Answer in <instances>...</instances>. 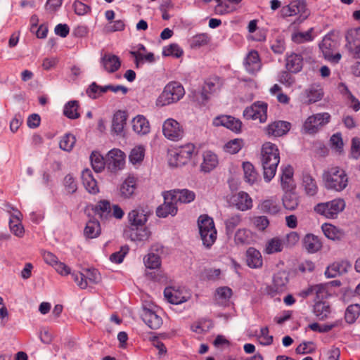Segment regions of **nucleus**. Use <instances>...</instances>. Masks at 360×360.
<instances>
[{
  "label": "nucleus",
  "instance_id": "nucleus-24",
  "mask_svg": "<svg viewBox=\"0 0 360 360\" xmlns=\"http://www.w3.org/2000/svg\"><path fill=\"white\" fill-rule=\"evenodd\" d=\"M165 299L171 304H179L186 301L183 291L174 287L166 288L164 290Z\"/></svg>",
  "mask_w": 360,
  "mask_h": 360
},
{
  "label": "nucleus",
  "instance_id": "nucleus-33",
  "mask_svg": "<svg viewBox=\"0 0 360 360\" xmlns=\"http://www.w3.org/2000/svg\"><path fill=\"white\" fill-rule=\"evenodd\" d=\"M332 43L333 41L330 38H325L320 45V49H321L325 58L333 63H337L340 60L341 55L339 53L334 55L332 53L329 49L332 46Z\"/></svg>",
  "mask_w": 360,
  "mask_h": 360
},
{
  "label": "nucleus",
  "instance_id": "nucleus-59",
  "mask_svg": "<svg viewBox=\"0 0 360 360\" xmlns=\"http://www.w3.org/2000/svg\"><path fill=\"white\" fill-rule=\"evenodd\" d=\"M242 146L243 141L239 139H235L225 144L224 150L231 154H236L241 149Z\"/></svg>",
  "mask_w": 360,
  "mask_h": 360
},
{
  "label": "nucleus",
  "instance_id": "nucleus-41",
  "mask_svg": "<svg viewBox=\"0 0 360 360\" xmlns=\"http://www.w3.org/2000/svg\"><path fill=\"white\" fill-rule=\"evenodd\" d=\"M129 221L130 222L129 226H144L145 222L147 221V217L143 213V210H134L128 214Z\"/></svg>",
  "mask_w": 360,
  "mask_h": 360
},
{
  "label": "nucleus",
  "instance_id": "nucleus-4",
  "mask_svg": "<svg viewBox=\"0 0 360 360\" xmlns=\"http://www.w3.org/2000/svg\"><path fill=\"white\" fill-rule=\"evenodd\" d=\"M198 226L203 245L210 248L216 241L217 235L212 218L207 214L200 215L198 219Z\"/></svg>",
  "mask_w": 360,
  "mask_h": 360
},
{
  "label": "nucleus",
  "instance_id": "nucleus-56",
  "mask_svg": "<svg viewBox=\"0 0 360 360\" xmlns=\"http://www.w3.org/2000/svg\"><path fill=\"white\" fill-rule=\"evenodd\" d=\"M250 221L258 231H264L269 225V221L265 216H257L250 218Z\"/></svg>",
  "mask_w": 360,
  "mask_h": 360
},
{
  "label": "nucleus",
  "instance_id": "nucleus-28",
  "mask_svg": "<svg viewBox=\"0 0 360 360\" xmlns=\"http://www.w3.org/2000/svg\"><path fill=\"white\" fill-rule=\"evenodd\" d=\"M246 263L250 268H260L263 264L260 252L254 248H249L246 251Z\"/></svg>",
  "mask_w": 360,
  "mask_h": 360
},
{
  "label": "nucleus",
  "instance_id": "nucleus-20",
  "mask_svg": "<svg viewBox=\"0 0 360 360\" xmlns=\"http://www.w3.org/2000/svg\"><path fill=\"white\" fill-rule=\"evenodd\" d=\"M293 168L288 165L283 169L281 177V187L284 192L293 191L296 188V184L293 179Z\"/></svg>",
  "mask_w": 360,
  "mask_h": 360
},
{
  "label": "nucleus",
  "instance_id": "nucleus-7",
  "mask_svg": "<svg viewBox=\"0 0 360 360\" xmlns=\"http://www.w3.org/2000/svg\"><path fill=\"white\" fill-rule=\"evenodd\" d=\"M309 13L307 4L304 0H293L289 4L283 6L280 11L282 18L300 15V18H302V20H305Z\"/></svg>",
  "mask_w": 360,
  "mask_h": 360
},
{
  "label": "nucleus",
  "instance_id": "nucleus-53",
  "mask_svg": "<svg viewBox=\"0 0 360 360\" xmlns=\"http://www.w3.org/2000/svg\"><path fill=\"white\" fill-rule=\"evenodd\" d=\"M91 166L96 172H101L105 167L103 156L97 152H93L90 156Z\"/></svg>",
  "mask_w": 360,
  "mask_h": 360
},
{
  "label": "nucleus",
  "instance_id": "nucleus-54",
  "mask_svg": "<svg viewBox=\"0 0 360 360\" xmlns=\"http://www.w3.org/2000/svg\"><path fill=\"white\" fill-rule=\"evenodd\" d=\"M360 314V305L352 304L349 305L345 312V320L349 323H352L359 317Z\"/></svg>",
  "mask_w": 360,
  "mask_h": 360
},
{
  "label": "nucleus",
  "instance_id": "nucleus-21",
  "mask_svg": "<svg viewBox=\"0 0 360 360\" xmlns=\"http://www.w3.org/2000/svg\"><path fill=\"white\" fill-rule=\"evenodd\" d=\"M290 129V123L285 121H276L268 125L266 131L269 136L278 137L285 135Z\"/></svg>",
  "mask_w": 360,
  "mask_h": 360
},
{
  "label": "nucleus",
  "instance_id": "nucleus-52",
  "mask_svg": "<svg viewBox=\"0 0 360 360\" xmlns=\"http://www.w3.org/2000/svg\"><path fill=\"white\" fill-rule=\"evenodd\" d=\"M145 155V148L141 146L134 147L129 155V160L133 165L140 164Z\"/></svg>",
  "mask_w": 360,
  "mask_h": 360
},
{
  "label": "nucleus",
  "instance_id": "nucleus-43",
  "mask_svg": "<svg viewBox=\"0 0 360 360\" xmlns=\"http://www.w3.org/2000/svg\"><path fill=\"white\" fill-rule=\"evenodd\" d=\"M127 121V115L123 111H117L113 117L112 129L115 133L119 134L122 131Z\"/></svg>",
  "mask_w": 360,
  "mask_h": 360
},
{
  "label": "nucleus",
  "instance_id": "nucleus-15",
  "mask_svg": "<svg viewBox=\"0 0 360 360\" xmlns=\"http://www.w3.org/2000/svg\"><path fill=\"white\" fill-rule=\"evenodd\" d=\"M288 283V274L285 271H278L273 278V283L269 287L268 292L271 296L286 290Z\"/></svg>",
  "mask_w": 360,
  "mask_h": 360
},
{
  "label": "nucleus",
  "instance_id": "nucleus-31",
  "mask_svg": "<svg viewBox=\"0 0 360 360\" xmlns=\"http://www.w3.org/2000/svg\"><path fill=\"white\" fill-rule=\"evenodd\" d=\"M136 189V179L127 177L120 186V195L124 198H129L134 195Z\"/></svg>",
  "mask_w": 360,
  "mask_h": 360
},
{
  "label": "nucleus",
  "instance_id": "nucleus-29",
  "mask_svg": "<svg viewBox=\"0 0 360 360\" xmlns=\"http://www.w3.org/2000/svg\"><path fill=\"white\" fill-rule=\"evenodd\" d=\"M132 128L136 133L141 135L147 134L150 129L148 120L140 115L132 120Z\"/></svg>",
  "mask_w": 360,
  "mask_h": 360
},
{
  "label": "nucleus",
  "instance_id": "nucleus-25",
  "mask_svg": "<svg viewBox=\"0 0 360 360\" xmlns=\"http://www.w3.org/2000/svg\"><path fill=\"white\" fill-rule=\"evenodd\" d=\"M101 64L105 71L112 73L119 70L121 61L117 56L105 53L101 58Z\"/></svg>",
  "mask_w": 360,
  "mask_h": 360
},
{
  "label": "nucleus",
  "instance_id": "nucleus-61",
  "mask_svg": "<svg viewBox=\"0 0 360 360\" xmlns=\"http://www.w3.org/2000/svg\"><path fill=\"white\" fill-rule=\"evenodd\" d=\"M183 54V50L176 44H172L163 49V55L165 56H174L179 58Z\"/></svg>",
  "mask_w": 360,
  "mask_h": 360
},
{
  "label": "nucleus",
  "instance_id": "nucleus-44",
  "mask_svg": "<svg viewBox=\"0 0 360 360\" xmlns=\"http://www.w3.org/2000/svg\"><path fill=\"white\" fill-rule=\"evenodd\" d=\"M231 296L232 290L229 287H220L216 290L215 299L219 304H226Z\"/></svg>",
  "mask_w": 360,
  "mask_h": 360
},
{
  "label": "nucleus",
  "instance_id": "nucleus-18",
  "mask_svg": "<svg viewBox=\"0 0 360 360\" xmlns=\"http://www.w3.org/2000/svg\"><path fill=\"white\" fill-rule=\"evenodd\" d=\"M230 203L240 211H246L252 207V198L243 191L233 195L230 198Z\"/></svg>",
  "mask_w": 360,
  "mask_h": 360
},
{
  "label": "nucleus",
  "instance_id": "nucleus-58",
  "mask_svg": "<svg viewBox=\"0 0 360 360\" xmlns=\"http://www.w3.org/2000/svg\"><path fill=\"white\" fill-rule=\"evenodd\" d=\"M75 142L76 139L72 134H65L60 141V148L62 150L70 151L72 149Z\"/></svg>",
  "mask_w": 360,
  "mask_h": 360
},
{
  "label": "nucleus",
  "instance_id": "nucleus-39",
  "mask_svg": "<svg viewBox=\"0 0 360 360\" xmlns=\"http://www.w3.org/2000/svg\"><path fill=\"white\" fill-rule=\"evenodd\" d=\"M286 68L292 72H297L302 68V58L296 53L290 54L286 59Z\"/></svg>",
  "mask_w": 360,
  "mask_h": 360
},
{
  "label": "nucleus",
  "instance_id": "nucleus-17",
  "mask_svg": "<svg viewBox=\"0 0 360 360\" xmlns=\"http://www.w3.org/2000/svg\"><path fill=\"white\" fill-rule=\"evenodd\" d=\"M124 235L132 241H146L149 238L150 232L144 226H129L124 229Z\"/></svg>",
  "mask_w": 360,
  "mask_h": 360
},
{
  "label": "nucleus",
  "instance_id": "nucleus-47",
  "mask_svg": "<svg viewBox=\"0 0 360 360\" xmlns=\"http://www.w3.org/2000/svg\"><path fill=\"white\" fill-rule=\"evenodd\" d=\"M243 168L244 172V179L246 182L250 185L253 184L257 179L258 175L254 166L249 162H243Z\"/></svg>",
  "mask_w": 360,
  "mask_h": 360
},
{
  "label": "nucleus",
  "instance_id": "nucleus-9",
  "mask_svg": "<svg viewBox=\"0 0 360 360\" xmlns=\"http://www.w3.org/2000/svg\"><path fill=\"white\" fill-rule=\"evenodd\" d=\"M162 134L166 139L178 141L184 137V129L176 120L168 118L162 124Z\"/></svg>",
  "mask_w": 360,
  "mask_h": 360
},
{
  "label": "nucleus",
  "instance_id": "nucleus-13",
  "mask_svg": "<svg viewBox=\"0 0 360 360\" xmlns=\"http://www.w3.org/2000/svg\"><path fill=\"white\" fill-rule=\"evenodd\" d=\"M164 203L160 205L156 211L157 215L160 217H166L169 214L175 215L177 212L176 202L171 191H166L163 193Z\"/></svg>",
  "mask_w": 360,
  "mask_h": 360
},
{
  "label": "nucleus",
  "instance_id": "nucleus-46",
  "mask_svg": "<svg viewBox=\"0 0 360 360\" xmlns=\"http://www.w3.org/2000/svg\"><path fill=\"white\" fill-rule=\"evenodd\" d=\"M79 104L77 101H69L64 108V115L70 119H77L79 117Z\"/></svg>",
  "mask_w": 360,
  "mask_h": 360
},
{
  "label": "nucleus",
  "instance_id": "nucleus-34",
  "mask_svg": "<svg viewBox=\"0 0 360 360\" xmlns=\"http://www.w3.org/2000/svg\"><path fill=\"white\" fill-rule=\"evenodd\" d=\"M173 194L175 202L181 203H189L194 200L195 194L188 189L170 191Z\"/></svg>",
  "mask_w": 360,
  "mask_h": 360
},
{
  "label": "nucleus",
  "instance_id": "nucleus-10",
  "mask_svg": "<svg viewBox=\"0 0 360 360\" xmlns=\"http://www.w3.org/2000/svg\"><path fill=\"white\" fill-rule=\"evenodd\" d=\"M330 116L327 112L318 113L309 116L304 123L303 129L309 134H316L323 126L330 121Z\"/></svg>",
  "mask_w": 360,
  "mask_h": 360
},
{
  "label": "nucleus",
  "instance_id": "nucleus-30",
  "mask_svg": "<svg viewBox=\"0 0 360 360\" xmlns=\"http://www.w3.org/2000/svg\"><path fill=\"white\" fill-rule=\"evenodd\" d=\"M245 66L249 72L254 73L261 68V62L258 53L251 51L246 57Z\"/></svg>",
  "mask_w": 360,
  "mask_h": 360
},
{
  "label": "nucleus",
  "instance_id": "nucleus-57",
  "mask_svg": "<svg viewBox=\"0 0 360 360\" xmlns=\"http://www.w3.org/2000/svg\"><path fill=\"white\" fill-rule=\"evenodd\" d=\"M305 95L307 98L305 102L312 103L321 100L323 97V93L321 89L311 88L306 90Z\"/></svg>",
  "mask_w": 360,
  "mask_h": 360
},
{
  "label": "nucleus",
  "instance_id": "nucleus-12",
  "mask_svg": "<svg viewBox=\"0 0 360 360\" xmlns=\"http://www.w3.org/2000/svg\"><path fill=\"white\" fill-rule=\"evenodd\" d=\"M332 283H320L309 286L306 290L300 292V295L306 298L309 295H314L316 300L322 301L329 296V288L332 286Z\"/></svg>",
  "mask_w": 360,
  "mask_h": 360
},
{
  "label": "nucleus",
  "instance_id": "nucleus-63",
  "mask_svg": "<svg viewBox=\"0 0 360 360\" xmlns=\"http://www.w3.org/2000/svg\"><path fill=\"white\" fill-rule=\"evenodd\" d=\"M64 186L66 191L69 193H73L77 189V183L71 174H68L65 176Z\"/></svg>",
  "mask_w": 360,
  "mask_h": 360
},
{
  "label": "nucleus",
  "instance_id": "nucleus-60",
  "mask_svg": "<svg viewBox=\"0 0 360 360\" xmlns=\"http://www.w3.org/2000/svg\"><path fill=\"white\" fill-rule=\"evenodd\" d=\"M130 55L134 57L135 63L136 68H139V64L143 63V60H146L148 62H153L154 60V55L152 53H149L146 55H143L139 51H131L129 52Z\"/></svg>",
  "mask_w": 360,
  "mask_h": 360
},
{
  "label": "nucleus",
  "instance_id": "nucleus-3",
  "mask_svg": "<svg viewBox=\"0 0 360 360\" xmlns=\"http://www.w3.org/2000/svg\"><path fill=\"white\" fill-rule=\"evenodd\" d=\"M185 94L183 86L176 82L168 83L156 100V105L163 107L179 101Z\"/></svg>",
  "mask_w": 360,
  "mask_h": 360
},
{
  "label": "nucleus",
  "instance_id": "nucleus-6",
  "mask_svg": "<svg viewBox=\"0 0 360 360\" xmlns=\"http://www.w3.org/2000/svg\"><path fill=\"white\" fill-rule=\"evenodd\" d=\"M345 207L342 199H334L330 202L319 203L314 207V211L327 218H335Z\"/></svg>",
  "mask_w": 360,
  "mask_h": 360
},
{
  "label": "nucleus",
  "instance_id": "nucleus-2",
  "mask_svg": "<svg viewBox=\"0 0 360 360\" xmlns=\"http://www.w3.org/2000/svg\"><path fill=\"white\" fill-rule=\"evenodd\" d=\"M322 179L326 189L338 192L343 191L349 181L346 172L338 166L326 169L322 174Z\"/></svg>",
  "mask_w": 360,
  "mask_h": 360
},
{
  "label": "nucleus",
  "instance_id": "nucleus-50",
  "mask_svg": "<svg viewBox=\"0 0 360 360\" xmlns=\"http://www.w3.org/2000/svg\"><path fill=\"white\" fill-rule=\"evenodd\" d=\"M210 41V37L207 34H198L191 38L190 45L191 48L197 49L207 45Z\"/></svg>",
  "mask_w": 360,
  "mask_h": 360
},
{
  "label": "nucleus",
  "instance_id": "nucleus-35",
  "mask_svg": "<svg viewBox=\"0 0 360 360\" xmlns=\"http://www.w3.org/2000/svg\"><path fill=\"white\" fill-rule=\"evenodd\" d=\"M284 245L285 242L282 238L274 237L266 242L264 251L269 255L280 252L283 250Z\"/></svg>",
  "mask_w": 360,
  "mask_h": 360
},
{
  "label": "nucleus",
  "instance_id": "nucleus-64",
  "mask_svg": "<svg viewBox=\"0 0 360 360\" xmlns=\"http://www.w3.org/2000/svg\"><path fill=\"white\" fill-rule=\"evenodd\" d=\"M258 341L262 345H269L273 342V336L269 335L268 328L265 327L261 329Z\"/></svg>",
  "mask_w": 360,
  "mask_h": 360
},
{
  "label": "nucleus",
  "instance_id": "nucleus-26",
  "mask_svg": "<svg viewBox=\"0 0 360 360\" xmlns=\"http://www.w3.org/2000/svg\"><path fill=\"white\" fill-rule=\"evenodd\" d=\"M82 184L86 190L91 194L98 193L99 188L96 180L93 176L92 172L89 169L83 170L82 173Z\"/></svg>",
  "mask_w": 360,
  "mask_h": 360
},
{
  "label": "nucleus",
  "instance_id": "nucleus-23",
  "mask_svg": "<svg viewBox=\"0 0 360 360\" xmlns=\"http://www.w3.org/2000/svg\"><path fill=\"white\" fill-rule=\"evenodd\" d=\"M302 187L304 193L309 196H314L318 192V185L315 179L308 172H303L302 175Z\"/></svg>",
  "mask_w": 360,
  "mask_h": 360
},
{
  "label": "nucleus",
  "instance_id": "nucleus-55",
  "mask_svg": "<svg viewBox=\"0 0 360 360\" xmlns=\"http://www.w3.org/2000/svg\"><path fill=\"white\" fill-rule=\"evenodd\" d=\"M9 226L11 231L17 237L21 238L24 236L25 229L21 223V220L17 219H10Z\"/></svg>",
  "mask_w": 360,
  "mask_h": 360
},
{
  "label": "nucleus",
  "instance_id": "nucleus-5",
  "mask_svg": "<svg viewBox=\"0 0 360 360\" xmlns=\"http://www.w3.org/2000/svg\"><path fill=\"white\" fill-rule=\"evenodd\" d=\"M195 147L192 143H187L181 146L174 150H172L169 153L168 162L172 167H181L191 160L195 153Z\"/></svg>",
  "mask_w": 360,
  "mask_h": 360
},
{
  "label": "nucleus",
  "instance_id": "nucleus-19",
  "mask_svg": "<svg viewBox=\"0 0 360 360\" xmlns=\"http://www.w3.org/2000/svg\"><path fill=\"white\" fill-rule=\"evenodd\" d=\"M213 125L216 127L223 126L235 132H239L242 127L240 120L229 115H221L213 120Z\"/></svg>",
  "mask_w": 360,
  "mask_h": 360
},
{
  "label": "nucleus",
  "instance_id": "nucleus-62",
  "mask_svg": "<svg viewBox=\"0 0 360 360\" xmlns=\"http://www.w3.org/2000/svg\"><path fill=\"white\" fill-rule=\"evenodd\" d=\"M250 238V231L246 229H239L235 233L234 240L237 244H245L248 243Z\"/></svg>",
  "mask_w": 360,
  "mask_h": 360
},
{
  "label": "nucleus",
  "instance_id": "nucleus-42",
  "mask_svg": "<svg viewBox=\"0 0 360 360\" xmlns=\"http://www.w3.org/2000/svg\"><path fill=\"white\" fill-rule=\"evenodd\" d=\"M283 204L286 209L290 210L297 208L299 205V198L295 191L285 192Z\"/></svg>",
  "mask_w": 360,
  "mask_h": 360
},
{
  "label": "nucleus",
  "instance_id": "nucleus-49",
  "mask_svg": "<svg viewBox=\"0 0 360 360\" xmlns=\"http://www.w3.org/2000/svg\"><path fill=\"white\" fill-rule=\"evenodd\" d=\"M262 212L275 214L280 210V207L277 200L274 199H267L264 200L260 205Z\"/></svg>",
  "mask_w": 360,
  "mask_h": 360
},
{
  "label": "nucleus",
  "instance_id": "nucleus-40",
  "mask_svg": "<svg viewBox=\"0 0 360 360\" xmlns=\"http://www.w3.org/2000/svg\"><path fill=\"white\" fill-rule=\"evenodd\" d=\"M101 232V226L96 220H89L85 226L84 234L87 238H97Z\"/></svg>",
  "mask_w": 360,
  "mask_h": 360
},
{
  "label": "nucleus",
  "instance_id": "nucleus-48",
  "mask_svg": "<svg viewBox=\"0 0 360 360\" xmlns=\"http://www.w3.org/2000/svg\"><path fill=\"white\" fill-rule=\"evenodd\" d=\"M241 221L242 215L240 214H233L229 216L224 221L226 233L231 234Z\"/></svg>",
  "mask_w": 360,
  "mask_h": 360
},
{
  "label": "nucleus",
  "instance_id": "nucleus-32",
  "mask_svg": "<svg viewBox=\"0 0 360 360\" xmlns=\"http://www.w3.org/2000/svg\"><path fill=\"white\" fill-rule=\"evenodd\" d=\"M222 85V82L219 77H213L209 78L205 84L203 86V90L202 92V98L204 101H207L208 99L207 96L206 95L207 93H212L219 90Z\"/></svg>",
  "mask_w": 360,
  "mask_h": 360
},
{
  "label": "nucleus",
  "instance_id": "nucleus-8",
  "mask_svg": "<svg viewBox=\"0 0 360 360\" xmlns=\"http://www.w3.org/2000/svg\"><path fill=\"white\" fill-rule=\"evenodd\" d=\"M72 277L77 285L82 289L88 285L99 283L101 280V274L95 269H85L82 272L73 273Z\"/></svg>",
  "mask_w": 360,
  "mask_h": 360
},
{
  "label": "nucleus",
  "instance_id": "nucleus-16",
  "mask_svg": "<svg viewBox=\"0 0 360 360\" xmlns=\"http://www.w3.org/2000/svg\"><path fill=\"white\" fill-rule=\"evenodd\" d=\"M108 91H111L114 93H117L121 91L122 94H126L128 91L127 87L122 85H108L105 86H101L97 85L95 82H94L88 89L87 94L89 96L93 98H96L98 96L102 95L103 94L107 92Z\"/></svg>",
  "mask_w": 360,
  "mask_h": 360
},
{
  "label": "nucleus",
  "instance_id": "nucleus-1",
  "mask_svg": "<svg viewBox=\"0 0 360 360\" xmlns=\"http://www.w3.org/2000/svg\"><path fill=\"white\" fill-rule=\"evenodd\" d=\"M262 156L264 178L266 181L269 182L275 176L277 166L280 162L277 146L271 142H266L262 146Z\"/></svg>",
  "mask_w": 360,
  "mask_h": 360
},
{
  "label": "nucleus",
  "instance_id": "nucleus-37",
  "mask_svg": "<svg viewBox=\"0 0 360 360\" xmlns=\"http://www.w3.org/2000/svg\"><path fill=\"white\" fill-rule=\"evenodd\" d=\"M303 245L304 248L309 252H316L321 248V243L318 237L313 234H307L303 240Z\"/></svg>",
  "mask_w": 360,
  "mask_h": 360
},
{
  "label": "nucleus",
  "instance_id": "nucleus-27",
  "mask_svg": "<svg viewBox=\"0 0 360 360\" xmlns=\"http://www.w3.org/2000/svg\"><path fill=\"white\" fill-rule=\"evenodd\" d=\"M218 165L217 155L211 151H205L202 154V162L200 164V171L205 173L210 172Z\"/></svg>",
  "mask_w": 360,
  "mask_h": 360
},
{
  "label": "nucleus",
  "instance_id": "nucleus-38",
  "mask_svg": "<svg viewBox=\"0 0 360 360\" xmlns=\"http://www.w3.org/2000/svg\"><path fill=\"white\" fill-rule=\"evenodd\" d=\"M330 306L326 301H317L314 306V313L320 320L326 319L330 314Z\"/></svg>",
  "mask_w": 360,
  "mask_h": 360
},
{
  "label": "nucleus",
  "instance_id": "nucleus-14",
  "mask_svg": "<svg viewBox=\"0 0 360 360\" xmlns=\"http://www.w3.org/2000/svg\"><path fill=\"white\" fill-rule=\"evenodd\" d=\"M106 163L112 172L122 169L125 163V154L120 149L113 148L106 155Z\"/></svg>",
  "mask_w": 360,
  "mask_h": 360
},
{
  "label": "nucleus",
  "instance_id": "nucleus-11",
  "mask_svg": "<svg viewBox=\"0 0 360 360\" xmlns=\"http://www.w3.org/2000/svg\"><path fill=\"white\" fill-rule=\"evenodd\" d=\"M267 104L264 102H255L245 109L243 116L247 120H259L260 123H264L267 120Z\"/></svg>",
  "mask_w": 360,
  "mask_h": 360
},
{
  "label": "nucleus",
  "instance_id": "nucleus-51",
  "mask_svg": "<svg viewBox=\"0 0 360 360\" xmlns=\"http://www.w3.org/2000/svg\"><path fill=\"white\" fill-rule=\"evenodd\" d=\"M347 47H353L360 44V27L349 30L346 34Z\"/></svg>",
  "mask_w": 360,
  "mask_h": 360
},
{
  "label": "nucleus",
  "instance_id": "nucleus-22",
  "mask_svg": "<svg viewBox=\"0 0 360 360\" xmlns=\"http://www.w3.org/2000/svg\"><path fill=\"white\" fill-rule=\"evenodd\" d=\"M143 321L148 325L151 329H158L162 324V318L158 315L157 312L144 308L141 314Z\"/></svg>",
  "mask_w": 360,
  "mask_h": 360
},
{
  "label": "nucleus",
  "instance_id": "nucleus-45",
  "mask_svg": "<svg viewBox=\"0 0 360 360\" xmlns=\"http://www.w3.org/2000/svg\"><path fill=\"white\" fill-rule=\"evenodd\" d=\"M347 266L349 264L345 262H334L327 268L325 274L329 278H334L345 272Z\"/></svg>",
  "mask_w": 360,
  "mask_h": 360
},
{
  "label": "nucleus",
  "instance_id": "nucleus-36",
  "mask_svg": "<svg viewBox=\"0 0 360 360\" xmlns=\"http://www.w3.org/2000/svg\"><path fill=\"white\" fill-rule=\"evenodd\" d=\"M111 204L109 201L103 200L98 202L95 207V213L101 219L107 220L111 218Z\"/></svg>",
  "mask_w": 360,
  "mask_h": 360
}]
</instances>
